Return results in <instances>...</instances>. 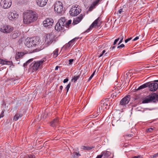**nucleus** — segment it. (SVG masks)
Returning <instances> with one entry per match:
<instances>
[{
	"instance_id": "nucleus-45",
	"label": "nucleus",
	"mask_w": 158,
	"mask_h": 158,
	"mask_svg": "<svg viewBox=\"0 0 158 158\" xmlns=\"http://www.w3.org/2000/svg\"><path fill=\"white\" fill-rule=\"evenodd\" d=\"M119 39H120L119 38H118L117 39H115L113 43V45H115L118 42V41L119 40Z\"/></svg>"
},
{
	"instance_id": "nucleus-6",
	"label": "nucleus",
	"mask_w": 158,
	"mask_h": 158,
	"mask_svg": "<svg viewBox=\"0 0 158 158\" xmlns=\"http://www.w3.org/2000/svg\"><path fill=\"white\" fill-rule=\"evenodd\" d=\"M105 102H104V100L102 101V103L101 104V110L103 109L104 110L108 109L110 108V102L109 101L108 98H106L105 99Z\"/></svg>"
},
{
	"instance_id": "nucleus-49",
	"label": "nucleus",
	"mask_w": 158,
	"mask_h": 158,
	"mask_svg": "<svg viewBox=\"0 0 158 158\" xmlns=\"http://www.w3.org/2000/svg\"><path fill=\"white\" fill-rule=\"evenodd\" d=\"M153 129L152 128H149L147 129V131L149 132H151L153 130Z\"/></svg>"
},
{
	"instance_id": "nucleus-40",
	"label": "nucleus",
	"mask_w": 158,
	"mask_h": 158,
	"mask_svg": "<svg viewBox=\"0 0 158 158\" xmlns=\"http://www.w3.org/2000/svg\"><path fill=\"white\" fill-rule=\"evenodd\" d=\"M71 84L70 83H69L66 86V87L65 88L67 90V93L68 92L69 89L70 87Z\"/></svg>"
},
{
	"instance_id": "nucleus-17",
	"label": "nucleus",
	"mask_w": 158,
	"mask_h": 158,
	"mask_svg": "<svg viewBox=\"0 0 158 158\" xmlns=\"http://www.w3.org/2000/svg\"><path fill=\"white\" fill-rule=\"evenodd\" d=\"M31 38H27L25 40L24 44L28 48L32 47V44Z\"/></svg>"
},
{
	"instance_id": "nucleus-60",
	"label": "nucleus",
	"mask_w": 158,
	"mask_h": 158,
	"mask_svg": "<svg viewBox=\"0 0 158 158\" xmlns=\"http://www.w3.org/2000/svg\"><path fill=\"white\" fill-rule=\"evenodd\" d=\"M19 55L21 56V57H22L24 55V54L23 52H19Z\"/></svg>"
},
{
	"instance_id": "nucleus-18",
	"label": "nucleus",
	"mask_w": 158,
	"mask_h": 158,
	"mask_svg": "<svg viewBox=\"0 0 158 158\" xmlns=\"http://www.w3.org/2000/svg\"><path fill=\"white\" fill-rule=\"evenodd\" d=\"M31 38L32 40L31 41L32 44H33L32 47H35L39 44L40 39L39 37H33Z\"/></svg>"
},
{
	"instance_id": "nucleus-42",
	"label": "nucleus",
	"mask_w": 158,
	"mask_h": 158,
	"mask_svg": "<svg viewBox=\"0 0 158 158\" xmlns=\"http://www.w3.org/2000/svg\"><path fill=\"white\" fill-rule=\"evenodd\" d=\"M12 63V61L5 60V64L10 65Z\"/></svg>"
},
{
	"instance_id": "nucleus-48",
	"label": "nucleus",
	"mask_w": 158,
	"mask_h": 158,
	"mask_svg": "<svg viewBox=\"0 0 158 158\" xmlns=\"http://www.w3.org/2000/svg\"><path fill=\"white\" fill-rule=\"evenodd\" d=\"M98 108H99V111L97 113V114L101 112V110H101V104L98 106Z\"/></svg>"
},
{
	"instance_id": "nucleus-37",
	"label": "nucleus",
	"mask_w": 158,
	"mask_h": 158,
	"mask_svg": "<svg viewBox=\"0 0 158 158\" xmlns=\"http://www.w3.org/2000/svg\"><path fill=\"white\" fill-rule=\"evenodd\" d=\"M71 47V46H70V44H69L68 43L67 44H66L64 46V48L66 50L69 48H70Z\"/></svg>"
},
{
	"instance_id": "nucleus-2",
	"label": "nucleus",
	"mask_w": 158,
	"mask_h": 158,
	"mask_svg": "<svg viewBox=\"0 0 158 158\" xmlns=\"http://www.w3.org/2000/svg\"><path fill=\"white\" fill-rule=\"evenodd\" d=\"M154 82H158V80L154 81ZM158 100V94L153 93L149 94L144 98L142 102L143 103H148L151 102H155Z\"/></svg>"
},
{
	"instance_id": "nucleus-54",
	"label": "nucleus",
	"mask_w": 158,
	"mask_h": 158,
	"mask_svg": "<svg viewBox=\"0 0 158 158\" xmlns=\"http://www.w3.org/2000/svg\"><path fill=\"white\" fill-rule=\"evenodd\" d=\"M123 12V9H120L118 11V13L120 14L122 12Z\"/></svg>"
},
{
	"instance_id": "nucleus-12",
	"label": "nucleus",
	"mask_w": 158,
	"mask_h": 158,
	"mask_svg": "<svg viewBox=\"0 0 158 158\" xmlns=\"http://www.w3.org/2000/svg\"><path fill=\"white\" fill-rule=\"evenodd\" d=\"M130 100V96L127 95L123 98L120 101V104L122 106H125L127 104Z\"/></svg>"
},
{
	"instance_id": "nucleus-1",
	"label": "nucleus",
	"mask_w": 158,
	"mask_h": 158,
	"mask_svg": "<svg viewBox=\"0 0 158 158\" xmlns=\"http://www.w3.org/2000/svg\"><path fill=\"white\" fill-rule=\"evenodd\" d=\"M23 23L29 24L36 20L38 15L35 12L30 10L23 13Z\"/></svg>"
},
{
	"instance_id": "nucleus-28",
	"label": "nucleus",
	"mask_w": 158,
	"mask_h": 158,
	"mask_svg": "<svg viewBox=\"0 0 158 158\" xmlns=\"http://www.w3.org/2000/svg\"><path fill=\"white\" fill-rule=\"evenodd\" d=\"M103 154V156H104L105 158L108 157L111 154V153L108 151H102L100 154Z\"/></svg>"
},
{
	"instance_id": "nucleus-11",
	"label": "nucleus",
	"mask_w": 158,
	"mask_h": 158,
	"mask_svg": "<svg viewBox=\"0 0 158 158\" xmlns=\"http://www.w3.org/2000/svg\"><path fill=\"white\" fill-rule=\"evenodd\" d=\"M100 19L99 17H98L97 19H96L90 25L89 28L86 31L83 32V33H85L86 32H89L93 28L97 26L99 27V26L98 25V22L100 21L99 19Z\"/></svg>"
},
{
	"instance_id": "nucleus-36",
	"label": "nucleus",
	"mask_w": 158,
	"mask_h": 158,
	"mask_svg": "<svg viewBox=\"0 0 158 158\" xmlns=\"http://www.w3.org/2000/svg\"><path fill=\"white\" fill-rule=\"evenodd\" d=\"M21 57V56L19 55V52H18L16 54L15 59L17 60H18V59H19Z\"/></svg>"
},
{
	"instance_id": "nucleus-46",
	"label": "nucleus",
	"mask_w": 158,
	"mask_h": 158,
	"mask_svg": "<svg viewBox=\"0 0 158 158\" xmlns=\"http://www.w3.org/2000/svg\"><path fill=\"white\" fill-rule=\"evenodd\" d=\"M73 61H74L73 59H71L69 60V65L72 64H73Z\"/></svg>"
},
{
	"instance_id": "nucleus-22",
	"label": "nucleus",
	"mask_w": 158,
	"mask_h": 158,
	"mask_svg": "<svg viewBox=\"0 0 158 158\" xmlns=\"http://www.w3.org/2000/svg\"><path fill=\"white\" fill-rule=\"evenodd\" d=\"M20 35L19 32L18 31H15L12 33L11 37L13 39L16 38Z\"/></svg>"
},
{
	"instance_id": "nucleus-24",
	"label": "nucleus",
	"mask_w": 158,
	"mask_h": 158,
	"mask_svg": "<svg viewBox=\"0 0 158 158\" xmlns=\"http://www.w3.org/2000/svg\"><path fill=\"white\" fill-rule=\"evenodd\" d=\"M94 148V147L93 146L89 147L87 146H81V149L83 150H84L87 151L90 150Z\"/></svg>"
},
{
	"instance_id": "nucleus-31",
	"label": "nucleus",
	"mask_w": 158,
	"mask_h": 158,
	"mask_svg": "<svg viewBox=\"0 0 158 158\" xmlns=\"http://www.w3.org/2000/svg\"><path fill=\"white\" fill-rule=\"evenodd\" d=\"M133 135L132 134H126L124 135V138L125 139L127 140H129L130 138Z\"/></svg>"
},
{
	"instance_id": "nucleus-56",
	"label": "nucleus",
	"mask_w": 158,
	"mask_h": 158,
	"mask_svg": "<svg viewBox=\"0 0 158 158\" xmlns=\"http://www.w3.org/2000/svg\"><path fill=\"white\" fill-rule=\"evenodd\" d=\"M141 155H138V156H135L133 157L132 158H141Z\"/></svg>"
},
{
	"instance_id": "nucleus-39",
	"label": "nucleus",
	"mask_w": 158,
	"mask_h": 158,
	"mask_svg": "<svg viewBox=\"0 0 158 158\" xmlns=\"http://www.w3.org/2000/svg\"><path fill=\"white\" fill-rule=\"evenodd\" d=\"M33 60L32 59L28 60L24 64V66H25L27 65L29 63L32 62Z\"/></svg>"
},
{
	"instance_id": "nucleus-62",
	"label": "nucleus",
	"mask_w": 158,
	"mask_h": 158,
	"mask_svg": "<svg viewBox=\"0 0 158 158\" xmlns=\"http://www.w3.org/2000/svg\"><path fill=\"white\" fill-rule=\"evenodd\" d=\"M59 68V66H56L55 68V70H58Z\"/></svg>"
},
{
	"instance_id": "nucleus-13",
	"label": "nucleus",
	"mask_w": 158,
	"mask_h": 158,
	"mask_svg": "<svg viewBox=\"0 0 158 158\" xmlns=\"http://www.w3.org/2000/svg\"><path fill=\"white\" fill-rule=\"evenodd\" d=\"M54 39L53 35L52 34H48L46 35L45 41L48 44H51Z\"/></svg>"
},
{
	"instance_id": "nucleus-27",
	"label": "nucleus",
	"mask_w": 158,
	"mask_h": 158,
	"mask_svg": "<svg viewBox=\"0 0 158 158\" xmlns=\"http://www.w3.org/2000/svg\"><path fill=\"white\" fill-rule=\"evenodd\" d=\"M58 51L59 49L58 48L56 49L52 53L51 55L52 56V57L54 58H56L58 55Z\"/></svg>"
},
{
	"instance_id": "nucleus-16",
	"label": "nucleus",
	"mask_w": 158,
	"mask_h": 158,
	"mask_svg": "<svg viewBox=\"0 0 158 158\" xmlns=\"http://www.w3.org/2000/svg\"><path fill=\"white\" fill-rule=\"evenodd\" d=\"M37 3L40 7H43L46 4L48 0H36Z\"/></svg>"
},
{
	"instance_id": "nucleus-55",
	"label": "nucleus",
	"mask_w": 158,
	"mask_h": 158,
	"mask_svg": "<svg viewBox=\"0 0 158 158\" xmlns=\"http://www.w3.org/2000/svg\"><path fill=\"white\" fill-rule=\"evenodd\" d=\"M63 88V87L62 85H61L60 87V91L59 90V93H61V90Z\"/></svg>"
},
{
	"instance_id": "nucleus-44",
	"label": "nucleus",
	"mask_w": 158,
	"mask_h": 158,
	"mask_svg": "<svg viewBox=\"0 0 158 158\" xmlns=\"http://www.w3.org/2000/svg\"><path fill=\"white\" fill-rule=\"evenodd\" d=\"M95 72V71H94V73H93L91 74V75L89 77V78L88 79V81H89L93 77V76Z\"/></svg>"
},
{
	"instance_id": "nucleus-50",
	"label": "nucleus",
	"mask_w": 158,
	"mask_h": 158,
	"mask_svg": "<svg viewBox=\"0 0 158 158\" xmlns=\"http://www.w3.org/2000/svg\"><path fill=\"white\" fill-rule=\"evenodd\" d=\"M132 37H130L129 38H128L126 40H125V43H127L128 41L131 40L132 39Z\"/></svg>"
},
{
	"instance_id": "nucleus-8",
	"label": "nucleus",
	"mask_w": 158,
	"mask_h": 158,
	"mask_svg": "<svg viewBox=\"0 0 158 158\" xmlns=\"http://www.w3.org/2000/svg\"><path fill=\"white\" fill-rule=\"evenodd\" d=\"M54 21L53 19L48 18L43 22V24L45 27L49 28L51 27Z\"/></svg>"
},
{
	"instance_id": "nucleus-35",
	"label": "nucleus",
	"mask_w": 158,
	"mask_h": 158,
	"mask_svg": "<svg viewBox=\"0 0 158 158\" xmlns=\"http://www.w3.org/2000/svg\"><path fill=\"white\" fill-rule=\"evenodd\" d=\"M100 1V0H94L92 4L94 6H95L98 4Z\"/></svg>"
},
{
	"instance_id": "nucleus-25",
	"label": "nucleus",
	"mask_w": 158,
	"mask_h": 158,
	"mask_svg": "<svg viewBox=\"0 0 158 158\" xmlns=\"http://www.w3.org/2000/svg\"><path fill=\"white\" fill-rule=\"evenodd\" d=\"M81 155L79 153V152H73V153L71 154V158H78L79 156H80Z\"/></svg>"
},
{
	"instance_id": "nucleus-7",
	"label": "nucleus",
	"mask_w": 158,
	"mask_h": 158,
	"mask_svg": "<svg viewBox=\"0 0 158 158\" xmlns=\"http://www.w3.org/2000/svg\"><path fill=\"white\" fill-rule=\"evenodd\" d=\"M12 4L11 0H1L0 5L3 8L7 9L10 7Z\"/></svg>"
},
{
	"instance_id": "nucleus-63",
	"label": "nucleus",
	"mask_w": 158,
	"mask_h": 158,
	"mask_svg": "<svg viewBox=\"0 0 158 158\" xmlns=\"http://www.w3.org/2000/svg\"><path fill=\"white\" fill-rule=\"evenodd\" d=\"M105 52H106L105 50H104L102 51V54L103 55V54Z\"/></svg>"
},
{
	"instance_id": "nucleus-14",
	"label": "nucleus",
	"mask_w": 158,
	"mask_h": 158,
	"mask_svg": "<svg viewBox=\"0 0 158 158\" xmlns=\"http://www.w3.org/2000/svg\"><path fill=\"white\" fill-rule=\"evenodd\" d=\"M19 15L16 12H10L8 15V19L10 20H12L18 17Z\"/></svg>"
},
{
	"instance_id": "nucleus-41",
	"label": "nucleus",
	"mask_w": 158,
	"mask_h": 158,
	"mask_svg": "<svg viewBox=\"0 0 158 158\" xmlns=\"http://www.w3.org/2000/svg\"><path fill=\"white\" fill-rule=\"evenodd\" d=\"M5 60L0 58V64L2 65L5 64Z\"/></svg>"
},
{
	"instance_id": "nucleus-26",
	"label": "nucleus",
	"mask_w": 158,
	"mask_h": 158,
	"mask_svg": "<svg viewBox=\"0 0 158 158\" xmlns=\"http://www.w3.org/2000/svg\"><path fill=\"white\" fill-rule=\"evenodd\" d=\"M23 115V114H22L16 113L14 117V120L17 121L19 118H21Z\"/></svg>"
},
{
	"instance_id": "nucleus-58",
	"label": "nucleus",
	"mask_w": 158,
	"mask_h": 158,
	"mask_svg": "<svg viewBox=\"0 0 158 158\" xmlns=\"http://www.w3.org/2000/svg\"><path fill=\"white\" fill-rule=\"evenodd\" d=\"M3 154L0 152V158H3Z\"/></svg>"
},
{
	"instance_id": "nucleus-23",
	"label": "nucleus",
	"mask_w": 158,
	"mask_h": 158,
	"mask_svg": "<svg viewBox=\"0 0 158 158\" xmlns=\"http://www.w3.org/2000/svg\"><path fill=\"white\" fill-rule=\"evenodd\" d=\"M120 92V91L119 90H116L114 92L111 94V97L114 98H115L119 95V94Z\"/></svg>"
},
{
	"instance_id": "nucleus-38",
	"label": "nucleus",
	"mask_w": 158,
	"mask_h": 158,
	"mask_svg": "<svg viewBox=\"0 0 158 158\" xmlns=\"http://www.w3.org/2000/svg\"><path fill=\"white\" fill-rule=\"evenodd\" d=\"M119 38H120V40L119 41V42L118 44H120L123 41V40L124 38V35H123L122 34Z\"/></svg>"
},
{
	"instance_id": "nucleus-53",
	"label": "nucleus",
	"mask_w": 158,
	"mask_h": 158,
	"mask_svg": "<svg viewBox=\"0 0 158 158\" xmlns=\"http://www.w3.org/2000/svg\"><path fill=\"white\" fill-rule=\"evenodd\" d=\"M103 156V154H100L98 155L96 158H102Z\"/></svg>"
},
{
	"instance_id": "nucleus-57",
	"label": "nucleus",
	"mask_w": 158,
	"mask_h": 158,
	"mask_svg": "<svg viewBox=\"0 0 158 158\" xmlns=\"http://www.w3.org/2000/svg\"><path fill=\"white\" fill-rule=\"evenodd\" d=\"M139 39V36H136L134 39L133 40V41H135L138 40Z\"/></svg>"
},
{
	"instance_id": "nucleus-64",
	"label": "nucleus",
	"mask_w": 158,
	"mask_h": 158,
	"mask_svg": "<svg viewBox=\"0 0 158 158\" xmlns=\"http://www.w3.org/2000/svg\"><path fill=\"white\" fill-rule=\"evenodd\" d=\"M103 54L101 53L99 56H98L99 57H100L103 56Z\"/></svg>"
},
{
	"instance_id": "nucleus-21",
	"label": "nucleus",
	"mask_w": 158,
	"mask_h": 158,
	"mask_svg": "<svg viewBox=\"0 0 158 158\" xmlns=\"http://www.w3.org/2000/svg\"><path fill=\"white\" fill-rule=\"evenodd\" d=\"M66 21V19H65V18L64 17H62L60 18L58 22V23L64 26V27H65V23Z\"/></svg>"
},
{
	"instance_id": "nucleus-9",
	"label": "nucleus",
	"mask_w": 158,
	"mask_h": 158,
	"mask_svg": "<svg viewBox=\"0 0 158 158\" xmlns=\"http://www.w3.org/2000/svg\"><path fill=\"white\" fill-rule=\"evenodd\" d=\"M13 30V27L11 26L5 25L1 28V31L4 33H8L12 32Z\"/></svg>"
},
{
	"instance_id": "nucleus-43",
	"label": "nucleus",
	"mask_w": 158,
	"mask_h": 158,
	"mask_svg": "<svg viewBox=\"0 0 158 158\" xmlns=\"http://www.w3.org/2000/svg\"><path fill=\"white\" fill-rule=\"evenodd\" d=\"M124 47H125V45L123 44H121L118 46L117 47V48L120 49Z\"/></svg>"
},
{
	"instance_id": "nucleus-33",
	"label": "nucleus",
	"mask_w": 158,
	"mask_h": 158,
	"mask_svg": "<svg viewBox=\"0 0 158 158\" xmlns=\"http://www.w3.org/2000/svg\"><path fill=\"white\" fill-rule=\"evenodd\" d=\"M76 39V38H74L72 40H71L68 43L69 44H70V46H71V47L73 45V44H74V42L75 41V40Z\"/></svg>"
},
{
	"instance_id": "nucleus-5",
	"label": "nucleus",
	"mask_w": 158,
	"mask_h": 158,
	"mask_svg": "<svg viewBox=\"0 0 158 158\" xmlns=\"http://www.w3.org/2000/svg\"><path fill=\"white\" fill-rule=\"evenodd\" d=\"M81 10L78 5H73L70 11V14L72 16L77 15L81 12Z\"/></svg>"
},
{
	"instance_id": "nucleus-32",
	"label": "nucleus",
	"mask_w": 158,
	"mask_h": 158,
	"mask_svg": "<svg viewBox=\"0 0 158 158\" xmlns=\"http://www.w3.org/2000/svg\"><path fill=\"white\" fill-rule=\"evenodd\" d=\"M71 22L72 21L70 20H69L67 22H66L65 27L67 28H69V25L71 24Z\"/></svg>"
},
{
	"instance_id": "nucleus-52",
	"label": "nucleus",
	"mask_w": 158,
	"mask_h": 158,
	"mask_svg": "<svg viewBox=\"0 0 158 158\" xmlns=\"http://www.w3.org/2000/svg\"><path fill=\"white\" fill-rule=\"evenodd\" d=\"M4 111H2L1 114H0V116H1V117H2V118L4 116Z\"/></svg>"
},
{
	"instance_id": "nucleus-47",
	"label": "nucleus",
	"mask_w": 158,
	"mask_h": 158,
	"mask_svg": "<svg viewBox=\"0 0 158 158\" xmlns=\"http://www.w3.org/2000/svg\"><path fill=\"white\" fill-rule=\"evenodd\" d=\"M92 4L90 6V7L89 8V11H91L93 9L94 7Z\"/></svg>"
},
{
	"instance_id": "nucleus-4",
	"label": "nucleus",
	"mask_w": 158,
	"mask_h": 158,
	"mask_svg": "<svg viewBox=\"0 0 158 158\" xmlns=\"http://www.w3.org/2000/svg\"><path fill=\"white\" fill-rule=\"evenodd\" d=\"M54 10L57 14L61 15L63 13V4L60 1H56L54 4Z\"/></svg>"
},
{
	"instance_id": "nucleus-61",
	"label": "nucleus",
	"mask_w": 158,
	"mask_h": 158,
	"mask_svg": "<svg viewBox=\"0 0 158 158\" xmlns=\"http://www.w3.org/2000/svg\"><path fill=\"white\" fill-rule=\"evenodd\" d=\"M115 46L114 45L113 46L111 47V48H110V49L112 50L115 48Z\"/></svg>"
},
{
	"instance_id": "nucleus-19",
	"label": "nucleus",
	"mask_w": 158,
	"mask_h": 158,
	"mask_svg": "<svg viewBox=\"0 0 158 158\" xmlns=\"http://www.w3.org/2000/svg\"><path fill=\"white\" fill-rule=\"evenodd\" d=\"M83 17L82 14H81L76 19H74L73 24L74 25H76L79 23L83 19Z\"/></svg>"
},
{
	"instance_id": "nucleus-29",
	"label": "nucleus",
	"mask_w": 158,
	"mask_h": 158,
	"mask_svg": "<svg viewBox=\"0 0 158 158\" xmlns=\"http://www.w3.org/2000/svg\"><path fill=\"white\" fill-rule=\"evenodd\" d=\"M80 76L81 73H80L78 75L74 76V77L72 79L71 81L72 82H73L74 83L76 82V81L80 77Z\"/></svg>"
},
{
	"instance_id": "nucleus-15",
	"label": "nucleus",
	"mask_w": 158,
	"mask_h": 158,
	"mask_svg": "<svg viewBox=\"0 0 158 158\" xmlns=\"http://www.w3.org/2000/svg\"><path fill=\"white\" fill-rule=\"evenodd\" d=\"M64 27L63 25L62 26V25L57 22L55 26V28L57 31L59 32L61 31L64 30Z\"/></svg>"
},
{
	"instance_id": "nucleus-51",
	"label": "nucleus",
	"mask_w": 158,
	"mask_h": 158,
	"mask_svg": "<svg viewBox=\"0 0 158 158\" xmlns=\"http://www.w3.org/2000/svg\"><path fill=\"white\" fill-rule=\"evenodd\" d=\"M69 78L68 77H67L66 78V79H64L63 81V82L64 83H66L68 81H69Z\"/></svg>"
},
{
	"instance_id": "nucleus-59",
	"label": "nucleus",
	"mask_w": 158,
	"mask_h": 158,
	"mask_svg": "<svg viewBox=\"0 0 158 158\" xmlns=\"http://www.w3.org/2000/svg\"><path fill=\"white\" fill-rule=\"evenodd\" d=\"M158 156V153H156V154H154V155H153L152 156H153V158H154V157H156Z\"/></svg>"
},
{
	"instance_id": "nucleus-34",
	"label": "nucleus",
	"mask_w": 158,
	"mask_h": 158,
	"mask_svg": "<svg viewBox=\"0 0 158 158\" xmlns=\"http://www.w3.org/2000/svg\"><path fill=\"white\" fill-rule=\"evenodd\" d=\"M24 158H36L35 156L33 154H29L26 156Z\"/></svg>"
},
{
	"instance_id": "nucleus-20",
	"label": "nucleus",
	"mask_w": 158,
	"mask_h": 158,
	"mask_svg": "<svg viewBox=\"0 0 158 158\" xmlns=\"http://www.w3.org/2000/svg\"><path fill=\"white\" fill-rule=\"evenodd\" d=\"M59 123V120L57 118L53 119L50 123V125L52 127H55Z\"/></svg>"
},
{
	"instance_id": "nucleus-30",
	"label": "nucleus",
	"mask_w": 158,
	"mask_h": 158,
	"mask_svg": "<svg viewBox=\"0 0 158 158\" xmlns=\"http://www.w3.org/2000/svg\"><path fill=\"white\" fill-rule=\"evenodd\" d=\"M148 82H147L139 87L138 88L137 90L141 89L144 88H145L147 87H148Z\"/></svg>"
},
{
	"instance_id": "nucleus-10",
	"label": "nucleus",
	"mask_w": 158,
	"mask_h": 158,
	"mask_svg": "<svg viewBox=\"0 0 158 158\" xmlns=\"http://www.w3.org/2000/svg\"><path fill=\"white\" fill-rule=\"evenodd\" d=\"M155 82H148V87L150 91H155L158 89V84Z\"/></svg>"
},
{
	"instance_id": "nucleus-3",
	"label": "nucleus",
	"mask_w": 158,
	"mask_h": 158,
	"mask_svg": "<svg viewBox=\"0 0 158 158\" xmlns=\"http://www.w3.org/2000/svg\"><path fill=\"white\" fill-rule=\"evenodd\" d=\"M45 61L41 60L40 61H34L32 63L31 65V69L32 70L33 72L36 71L39 68H40L43 65V64Z\"/></svg>"
}]
</instances>
